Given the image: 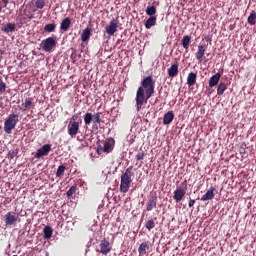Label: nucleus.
<instances>
[{
  "label": "nucleus",
  "instance_id": "a878e982",
  "mask_svg": "<svg viewBox=\"0 0 256 256\" xmlns=\"http://www.w3.org/2000/svg\"><path fill=\"white\" fill-rule=\"evenodd\" d=\"M16 26L13 23H8L6 25H4V27H2V31L3 33H13V31H15Z\"/></svg>",
  "mask_w": 256,
  "mask_h": 256
},
{
  "label": "nucleus",
  "instance_id": "ea45409f",
  "mask_svg": "<svg viewBox=\"0 0 256 256\" xmlns=\"http://www.w3.org/2000/svg\"><path fill=\"white\" fill-rule=\"evenodd\" d=\"M143 159H145V152H138L137 154H136V160L137 161H143Z\"/></svg>",
  "mask_w": 256,
  "mask_h": 256
},
{
  "label": "nucleus",
  "instance_id": "dca6fc26",
  "mask_svg": "<svg viewBox=\"0 0 256 256\" xmlns=\"http://www.w3.org/2000/svg\"><path fill=\"white\" fill-rule=\"evenodd\" d=\"M151 242L144 241L140 244L138 248V253L140 256L147 255V251L150 249Z\"/></svg>",
  "mask_w": 256,
  "mask_h": 256
},
{
  "label": "nucleus",
  "instance_id": "4be33fe9",
  "mask_svg": "<svg viewBox=\"0 0 256 256\" xmlns=\"http://www.w3.org/2000/svg\"><path fill=\"white\" fill-rule=\"evenodd\" d=\"M71 27V18L66 17L64 18L60 23V29L64 32L69 31V28Z\"/></svg>",
  "mask_w": 256,
  "mask_h": 256
},
{
  "label": "nucleus",
  "instance_id": "a18cd8bd",
  "mask_svg": "<svg viewBox=\"0 0 256 256\" xmlns=\"http://www.w3.org/2000/svg\"><path fill=\"white\" fill-rule=\"evenodd\" d=\"M76 55H77V54H75V53H72L71 57H76Z\"/></svg>",
  "mask_w": 256,
  "mask_h": 256
},
{
  "label": "nucleus",
  "instance_id": "4c0bfd02",
  "mask_svg": "<svg viewBox=\"0 0 256 256\" xmlns=\"http://www.w3.org/2000/svg\"><path fill=\"white\" fill-rule=\"evenodd\" d=\"M75 193H77V186H71L66 195L67 197H73Z\"/></svg>",
  "mask_w": 256,
  "mask_h": 256
},
{
  "label": "nucleus",
  "instance_id": "37998d69",
  "mask_svg": "<svg viewBox=\"0 0 256 256\" xmlns=\"http://www.w3.org/2000/svg\"><path fill=\"white\" fill-rule=\"evenodd\" d=\"M229 29H230V31H233V29H235V24H231V25L229 26Z\"/></svg>",
  "mask_w": 256,
  "mask_h": 256
},
{
  "label": "nucleus",
  "instance_id": "393cba45",
  "mask_svg": "<svg viewBox=\"0 0 256 256\" xmlns=\"http://www.w3.org/2000/svg\"><path fill=\"white\" fill-rule=\"evenodd\" d=\"M181 45L187 51V49H189V45H191V36L185 35L181 40Z\"/></svg>",
  "mask_w": 256,
  "mask_h": 256
},
{
  "label": "nucleus",
  "instance_id": "79ce46f5",
  "mask_svg": "<svg viewBox=\"0 0 256 256\" xmlns=\"http://www.w3.org/2000/svg\"><path fill=\"white\" fill-rule=\"evenodd\" d=\"M2 3L4 7H7V5H9V0H2Z\"/></svg>",
  "mask_w": 256,
  "mask_h": 256
},
{
  "label": "nucleus",
  "instance_id": "e433bc0d",
  "mask_svg": "<svg viewBox=\"0 0 256 256\" xmlns=\"http://www.w3.org/2000/svg\"><path fill=\"white\" fill-rule=\"evenodd\" d=\"M19 153V150L17 149H12L8 152V159H15Z\"/></svg>",
  "mask_w": 256,
  "mask_h": 256
},
{
  "label": "nucleus",
  "instance_id": "0eeeda50",
  "mask_svg": "<svg viewBox=\"0 0 256 256\" xmlns=\"http://www.w3.org/2000/svg\"><path fill=\"white\" fill-rule=\"evenodd\" d=\"M43 51L51 53L55 47H57V40L54 37H48L41 43Z\"/></svg>",
  "mask_w": 256,
  "mask_h": 256
},
{
  "label": "nucleus",
  "instance_id": "1a4fd4ad",
  "mask_svg": "<svg viewBox=\"0 0 256 256\" xmlns=\"http://www.w3.org/2000/svg\"><path fill=\"white\" fill-rule=\"evenodd\" d=\"M96 252L101 253L102 255H109V253H111V243L109 242V240H101L99 248L96 249Z\"/></svg>",
  "mask_w": 256,
  "mask_h": 256
},
{
  "label": "nucleus",
  "instance_id": "6ab92c4d",
  "mask_svg": "<svg viewBox=\"0 0 256 256\" xmlns=\"http://www.w3.org/2000/svg\"><path fill=\"white\" fill-rule=\"evenodd\" d=\"M211 199H215V187H210V189L201 197V201H211Z\"/></svg>",
  "mask_w": 256,
  "mask_h": 256
},
{
  "label": "nucleus",
  "instance_id": "9d476101",
  "mask_svg": "<svg viewBox=\"0 0 256 256\" xmlns=\"http://www.w3.org/2000/svg\"><path fill=\"white\" fill-rule=\"evenodd\" d=\"M81 124H79V122L76 121H70L68 124V135H70V137L72 139H75V137H77V135L79 134V127Z\"/></svg>",
  "mask_w": 256,
  "mask_h": 256
},
{
  "label": "nucleus",
  "instance_id": "49530a36",
  "mask_svg": "<svg viewBox=\"0 0 256 256\" xmlns=\"http://www.w3.org/2000/svg\"><path fill=\"white\" fill-rule=\"evenodd\" d=\"M1 11H3V7L2 6H0V13H1Z\"/></svg>",
  "mask_w": 256,
  "mask_h": 256
},
{
  "label": "nucleus",
  "instance_id": "c9c22d12",
  "mask_svg": "<svg viewBox=\"0 0 256 256\" xmlns=\"http://www.w3.org/2000/svg\"><path fill=\"white\" fill-rule=\"evenodd\" d=\"M145 227H146V229H148V231H151V229H155V220L149 219V220L145 223Z\"/></svg>",
  "mask_w": 256,
  "mask_h": 256
},
{
  "label": "nucleus",
  "instance_id": "2f4dec72",
  "mask_svg": "<svg viewBox=\"0 0 256 256\" xmlns=\"http://www.w3.org/2000/svg\"><path fill=\"white\" fill-rule=\"evenodd\" d=\"M247 21H248L249 25H255V23H256V12L255 11H252L250 13V15L248 16Z\"/></svg>",
  "mask_w": 256,
  "mask_h": 256
},
{
  "label": "nucleus",
  "instance_id": "c756f323",
  "mask_svg": "<svg viewBox=\"0 0 256 256\" xmlns=\"http://www.w3.org/2000/svg\"><path fill=\"white\" fill-rule=\"evenodd\" d=\"M227 91V84L225 82H220L217 88V95H223Z\"/></svg>",
  "mask_w": 256,
  "mask_h": 256
},
{
  "label": "nucleus",
  "instance_id": "5701e85b",
  "mask_svg": "<svg viewBox=\"0 0 256 256\" xmlns=\"http://www.w3.org/2000/svg\"><path fill=\"white\" fill-rule=\"evenodd\" d=\"M197 83V73L190 72L187 77V85L188 87H193Z\"/></svg>",
  "mask_w": 256,
  "mask_h": 256
},
{
  "label": "nucleus",
  "instance_id": "7ed1b4c3",
  "mask_svg": "<svg viewBox=\"0 0 256 256\" xmlns=\"http://www.w3.org/2000/svg\"><path fill=\"white\" fill-rule=\"evenodd\" d=\"M17 123H19V114H10L4 122V131L7 135H11L13 129L17 127Z\"/></svg>",
  "mask_w": 256,
  "mask_h": 256
},
{
  "label": "nucleus",
  "instance_id": "2eb2a0df",
  "mask_svg": "<svg viewBox=\"0 0 256 256\" xmlns=\"http://www.w3.org/2000/svg\"><path fill=\"white\" fill-rule=\"evenodd\" d=\"M118 25L117 22H115V20H112L108 26H106V33L108 35H115V33H117V29H118Z\"/></svg>",
  "mask_w": 256,
  "mask_h": 256
},
{
  "label": "nucleus",
  "instance_id": "bb28decb",
  "mask_svg": "<svg viewBox=\"0 0 256 256\" xmlns=\"http://www.w3.org/2000/svg\"><path fill=\"white\" fill-rule=\"evenodd\" d=\"M90 38H91V29L89 28L84 29L81 34V40L85 42V41H89Z\"/></svg>",
  "mask_w": 256,
  "mask_h": 256
},
{
  "label": "nucleus",
  "instance_id": "f257e3e1",
  "mask_svg": "<svg viewBox=\"0 0 256 256\" xmlns=\"http://www.w3.org/2000/svg\"><path fill=\"white\" fill-rule=\"evenodd\" d=\"M155 95V79L153 76H146L141 80V86L136 91V109L141 111L143 104L147 103Z\"/></svg>",
  "mask_w": 256,
  "mask_h": 256
},
{
  "label": "nucleus",
  "instance_id": "58836bf2",
  "mask_svg": "<svg viewBox=\"0 0 256 256\" xmlns=\"http://www.w3.org/2000/svg\"><path fill=\"white\" fill-rule=\"evenodd\" d=\"M35 7L37 9H43L45 7V0H36Z\"/></svg>",
  "mask_w": 256,
  "mask_h": 256
},
{
  "label": "nucleus",
  "instance_id": "4468645a",
  "mask_svg": "<svg viewBox=\"0 0 256 256\" xmlns=\"http://www.w3.org/2000/svg\"><path fill=\"white\" fill-rule=\"evenodd\" d=\"M205 51H207V44H199L198 50L195 53V57L197 61H202L203 57L205 56Z\"/></svg>",
  "mask_w": 256,
  "mask_h": 256
},
{
  "label": "nucleus",
  "instance_id": "f3484780",
  "mask_svg": "<svg viewBox=\"0 0 256 256\" xmlns=\"http://www.w3.org/2000/svg\"><path fill=\"white\" fill-rule=\"evenodd\" d=\"M177 75H179V64L175 63L168 68V76L171 79H174V77H177Z\"/></svg>",
  "mask_w": 256,
  "mask_h": 256
},
{
  "label": "nucleus",
  "instance_id": "39448f33",
  "mask_svg": "<svg viewBox=\"0 0 256 256\" xmlns=\"http://www.w3.org/2000/svg\"><path fill=\"white\" fill-rule=\"evenodd\" d=\"M115 147V140L113 138H109L103 142V146L99 145L97 149V153L101 155V153H111Z\"/></svg>",
  "mask_w": 256,
  "mask_h": 256
},
{
  "label": "nucleus",
  "instance_id": "f704fd0d",
  "mask_svg": "<svg viewBox=\"0 0 256 256\" xmlns=\"http://www.w3.org/2000/svg\"><path fill=\"white\" fill-rule=\"evenodd\" d=\"M65 169H67L65 165H60L57 169L56 177H63V175H65Z\"/></svg>",
  "mask_w": 256,
  "mask_h": 256
},
{
  "label": "nucleus",
  "instance_id": "ddd939ff",
  "mask_svg": "<svg viewBox=\"0 0 256 256\" xmlns=\"http://www.w3.org/2000/svg\"><path fill=\"white\" fill-rule=\"evenodd\" d=\"M157 193H153L150 195L147 203H146V211H153V209L157 208Z\"/></svg>",
  "mask_w": 256,
  "mask_h": 256
},
{
  "label": "nucleus",
  "instance_id": "a211bd4d",
  "mask_svg": "<svg viewBox=\"0 0 256 256\" xmlns=\"http://www.w3.org/2000/svg\"><path fill=\"white\" fill-rule=\"evenodd\" d=\"M35 108V102H33V98H26L22 103L20 109L21 111H27V109Z\"/></svg>",
  "mask_w": 256,
  "mask_h": 256
},
{
  "label": "nucleus",
  "instance_id": "9b49d317",
  "mask_svg": "<svg viewBox=\"0 0 256 256\" xmlns=\"http://www.w3.org/2000/svg\"><path fill=\"white\" fill-rule=\"evenodd\" d=\"M51 152V144H45L38 149L34 155L35 159H41V157H47Z\"/></svg>",
  "mask_w": 256,
  "mask_h": 256
},
{
  "label": "nucleus",
  "instance_id": "f03ea898",
  "mask_svg": "<svg viewBox=\"0 0 256 256\" xmlns=\"http://www.w3.org/2000/svg\"><path fill=\"white\" fill-rule=\"evenodd\" d=\"M133 166H129L120 178V191L121 193H129L131 183H133Z\"/></svg>",
  "mask_w": 256,
  "mask_h": 256
},
{
  "label": "nucleus",
  "instance_id": "72a5a7b5",
  "mask_svg": "<svg viewBox=\"0 0 256 256\" xmlns=\"http://www.w3.org/2000/svg\"><path fill=\"white\" fill-rule=\"evenodd\" d=\"M80 115L81 112H79L78 114H74L70 121H75L76 123H78V125H81L83 123V119H81Z\"/></svg>",
  "mask_w": 256,
  "mask_h": 256
},
{
  "label": "nucleus",
  "instance_id": "c03bdc74",
  "mask_svg": "<svg viewBox=\"0 0 256 256\" xmlns=\"http://www.w3.org/2000/svg\"><path fill=\"white\" fill-rule=\"evenodd\" d=\"M205 40H206L207 42H209V41H211V38H210L209 36H207V37L205 38Z\"/></svg>",
  "mask_w": 256,
  "mask_h": 256
},
{
  "label": "nucleus",
  "instance_id": "423d86ee",
  "mask_svg": "<svg viewBox=\"0 0 256 256\" xmlns=\"http://www.w3.org/2000/svg\"><path fill=\"white\" fill-rule=\"evenodd\" d=\"M23 7L24 6H22L18 12V17H20L21 23H25V21H27V19L31 20L34 17V14L31 11V6H29V5L25 6L24 10H23Z\"/></svg>",
  "mask_w": 256,
  "mask_h": 256
},
{
  "label": "nucleus",
  "instance_id": "20e7f679",
  "mask_svg": "<svg viewBox=\"0 0 256 256\" xmlns=\"http://www.w3.org/2000/svg\"><path fill=\"white\" fill-rule=\"evenodd\" d=\"M84 123L85 125H91V123H93L95 127L101 125V113L97 112L93 114L91 112H87L84 115Z\"/></svg>",
  "mask_w": 256,
  "mask_h": 256
},
{
  "label": "nucleus",
  "instance_id": "7c9ffc66",
  "mask_svg": "<svg viewBox=\"0 0 256 256\" xmlns=\"http://www.w3.org/2000/svg\"><path fill=\"white\" fill-rule=\"evenodd\" d=\"M157 13V7L155 6H147L146 8V15H149L150 17H153Z\"/></svg>",
  "mask_w": 256,
  "mask_h": 256
},
{
  "label": "nucleus",
  "instance_id": "f8f14e48",
  "mask_svg": "<svg viewBox=\"0 0 256 256\" xmlns=\"http://www.w3.org/2000/svg\"><path fill=\"white\" fill-rule=\"evenodd\" d=\"M186 193H187V183H185V188H177L174 191V195H173L174 201H176V203H181Z\"/></svg>",
  "mask_w": 256,
  "mask_h": 256
},
{
  "label": "nucleus",
  "instance_id": "473e14b6",
  "mask_svg": "<svg viewBox=\"0 0 256 256\" xmlns=\"http://www.w3.org/2000/svg\"><path fill=\"white\" fill-rule=\"evenodd\" d=\"M7 91V84L3 81V77L0 76V95H3Z\"/></svg>",
  "mask_w": 256,
  "mask_h": 256
},
{
  "label": "nucleus",
  "instance_id": "aec40b11",
  "mask_svg": "<svg viewBox=\"0 0 256 256\" xmlns=\"http://www.w3.org/2000/svg\"><path fill=\"white\" fill-rule=\"evenodd\" d=\"M173 119H175V114L173 111H168L163 117V124L171 125V123H173Z\"/></svg>",
  "mask_w": 256,
  "mask_h": 256
},
{
  "label": "nucleus",
  "instance_id": "6e6552de",
  "mask_svg": "<svg viewBox=\"0 0 256 256\" xmlns=\"http://www.w3.org/2000/svg\"><path fill=\"white\" fill-rule=\"evenodd\" d=\"M21 221L19 216L15 215V212H8L4 215V222L7 227H11L12 225H16L17 222Z\"/></svg>",
  "mask_w": 256,
  "mask_h": 256
},
{
  "label": "nucleus",
  "instance_id": "c85d7f7f",
  "mask_svg": "<svg viewBox=\"0 0 256 256\" xmlns=\"http://www.w3.org/2000/svg\"><path fill=\"white\" fill-rule=\"evenodd\" d=\"M44 233V239H49L50 237H53V228L51 226H46L43 230Z\"/></svg>",
  "mask_w": 256,
  "mask_h": 256
},
{
  "label": "nucleus",
  "instance_id": "cd10ccee",
  "mask_svg": "<svg viewBox=\"0 0 256 256\" xmlns=\"http://www.w3.org/2000/svg\"><path fill=\"white\" fill-rule=\"evenodd\" d=\"M55 29H57V24L52 23V24H46L44 26V31L46 33H55Z\"/></svg>",
  "mask_w": 256,
  "mask_h": 256
},
{
  "label": "nucleus",
  "instance_id": "a19ab883",
  "mask_svg": "<svg viewBox=\"0 0 256 256\" xmlns=\"http://www.w3.org/2000/svg\"><path fill=\"white\" fill-rule=\"evenodd\" d=\"M194 205H195V200L194 199H190L189 200V203H188V207H194Z\"/></svg>",
  "mask_w": 256,
  "mask_h": 256
},
{
  "label": "nucleus",
  "instance_id": "b1692460",
  "mask_svg": "<svg viewBox=\"0 0 256 256\" xmlns=\"http://www.w3.org/2000/svg\"><path fill=\"white\" fill-rule=\"evenodd\" d=\"M155 25H157V16H150L145 22L147 29H151V27H155Z\"/></svg>",
  "mask_w": 256,
  "mask_h": 256
},
{
  "label": "nucleus",
  "instance_id": "412c9836",
  "mask_svg": "<svg viewBox=\"0 0 256 256\" xmlns=\"http://www.w3.org/2000/svg\"><path fill=\"white\" fill-rule=\"evenodd\" d=\"M220 80H221V73L218 72L210 78L209 87L211 88L216 87V85H219Z\"/></svg>",
  "mask_w": 256,
  "mask_h": 256
}]
</instances>
